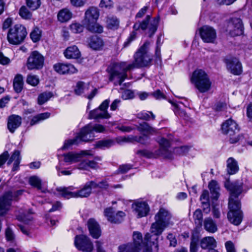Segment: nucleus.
Instances as JSON below:
<instances>
[{
    "label": "nucleus",
    "mask_w": 252,
    "mask_h": 252,
    "mask_svg": "<svg viewBox=\"0 0 252 252\" xmlns=\"http://www.w3.org/2000/svg\"><path fill=\"white\" fill-rule=\"evenodd\" d=\"M225 187L230 191L228 208L229 211L227 214L229 221L235 225H239L242 221L243 215L241 210V203L238 196L243 192H246L249 187L243 183H230L227 182Z\"/></svg>",
    "instance_id": "1"
},
{
    "label": "nucleus",
    "mask_w": 252,
    "mask_h": 252,
    "mask_svg": "<svg viewBox=\"0 0 252 252\" xmlns=\"http://www.w3.org/2000/svg\"><path fill=\"white\" fill-rule=\"evenodd\" d=\"M171 213L164 208H160L154 217L155 222L150 228V233H147L144 237L145 243L146 244L152 243L155 245V251H158V240L159 236L162 233L165 229L172 224Z\"/></svg>",
    "instance_id": "2"
},
{
    "label": "nucleus",
    "mask_w": 252,
    "mask_h": 252,
    "mask_svg": "<svg viewBox=\"0 0 252 252\" xmlns=\"http://www.w3.org/2000/svg\"><path fill=\"white\" fill-rule=\"evenodd\" d=\"M105 131L106 128L101 125L89 124L83 127L74 139L65 141L61 150L68 149L71 145H77L81 142L91 141L94 137V132H104Z\"/></svg>",
    "instance_id": "3"
},
{
    "label": "nucleus",
    "mask_w": 252,
    "mask_h": 252,
    "mask_svg": "<svg viewBox=\"0 0 252 252\" xmlns=\"http://www.w3.org/2000/svg\"><path fill=\"white\" fill-rule=\"evenodd\" d=\"M140 67L136 65L134 60L133 63L128 64L125 62L113 63L107 69L109 74V80L110 81L113 82L115 86L121 85L127 77L126 72L127 71L134 68Z\"/></svg>",
    "instance_id": "4"
},
{
    "label": "nucleus",
    "mask_w": 252,
    "mask_h": 252,
    "mask_svg": "<svg viewBox=\"0 0 252 252\" xmlns=\"http://www.w3.org/2000/svg\"><path fill=\"white\" fill-rule=\"evenodd\" d=\"M190 81L201 93H206L211 89L212 82L207 73L202 69L194 70L192 74Z\"/></svg>",
    "instance_id": "5"
},
{
    "label": "nucleus",
    "mask_w": 252,
    "mask_h": 252,
    "mask_svg": "<svg viewBox=\"0 0 252 252\" xmlns=\"http://www.w3.org/2000/svg\"><path fill=\"white\" fill-rule=\"evenodd\" d=\"M221 130L223 134L230 137L229 142L231 144H236L244 139V135L243 134L235 135L239 131L240 128L237 123L231 118L221 124Z\"/></svg>",
    "instance_id": "6"
},
{
    "label": "nucleus",
    "mask_w": 252,
    "mask_h": 252,
    "mask_svg": "<svg viewBox=\"0 0 252 252\" xmlns=\"http://www.w3.org/2000/svg\"><path fill=\"white\" fill-rule=\"evenodd\" d=\"M159 148L155 153L150 152L147 150L138 151L137 153L148 158H157L158 156H162L165 158H170L171 152L169 150L171 145L170 141L161 137L158 141Z\"/></svg>",
    "instance_id": "7"
},
{
    "label": "nucleus",
    "mask_w": 252,
    "mask_h": 252,
    "mask_svg": "<svg viewBox=\"0 0 252 252\" xmlns=\"http://www.w3.org/2000/svg\"><path fill=\"white\" fill-rule=\"evenodd\" d=\"M150 46V42L145 41L134 54V60L138 67H146L151 64L152 58L148 53Z\"/></svg>",
    "instance_id": "8"
},
{
    "label": "nucleus",
    "mask_w": 252,
    "mask_h": 252,
    "mask_svg": "<svg viewBox=\"0 0 252 252\" xmlns=\"http://www.w3.org/2000/svg\"><path fill=\"white\" fill-rule=\"evenodd\" d=\"M27 34L26 29L21 24H16L9 29L7 33L8 42L13 45L21 44Z\"/></svg>",
    "instance_id": "9"
},
{
    "label": "nucleus",
    "mask_w": 252,
    "mask_h": 252,
    "mask_svg": "<svg viewBox=\"0 0 252 252\" xmlns=\"http://www.w3.org/2000/svg\"><path fill=\"white\" fill-rule=\"evenodd\" d=\"M21 190H17L16 192L11 191L5 193L0 198V215H5L9 210L13 200H16L17 197L22 194Z\"/></svg>",
    "instance_id": "10"
},
{
    "label": "nucleus",
    "mask_w": 252,
    "mask_h": 252,
    "mask_svg": "<svg viewBox=\"0 0 252 252\" xmlns=\"http://www.w3.org/2000/svg\"><path fill=\"white\" fill-rule=\"evenodd\" d=\"M44 57L37 51L31 52L28 58L27 67L29 70H39L41 69L44 63Z\"/></svg>",
    "instance_id": "11"
},
{
    "label": "nucleus",
    "mask_w": 252,
    "mask_h": 252,
    "mask_svg": "<svg viewBox=\"0 0 252 252\" xmlns=\"http://www.w3.org/2000/svg\"><path fill=\"white\" fill-rule=\"evenodd\" d=\"M132 211L137 218L147 216L150 212V207L146 201L134 200L131 205Z\"/></svg>",
    "instance_id": "12"
},
{
    "label": "nucleus",
    "mask_w": 252,
    "mask_h": 252,
    "mask_svg": "<svg viewBox=\"0 0 252 252\" xmlns=\"http://www.w3.org/2000/svg\"><path fill=\"white\" fill-rule=\"evenodd\" d=\"M74 245L78 250L83 252H91L94 249L93 244L89 238L84 235L75 236Z\"/></svg>",
    "instance_id": "13"
},
{
    "label": "nucleus",
    "mask_w": 252,
    "mask_h": 252,
    "mask_svg": "<svg viewBox=\"0 0 252 252\" xmlns=\"http://www.w3.org/2000/svg\"><path fill=\"white\" fill-rule=\"evenodd\" d=\"M227 31L232 36H239L244 32V27L241 19L232 18L228 23Z\"/></svg>",
    "instance_id": "14"
},
{
    "label": "nucleus",
    "mask_w": 252,
    "mask_h": 252,
    "mask_svg": "<svg viewBox=\"0 0 252 252\" xmlns=\"http://www.w3.org/2000/svg\"><path fill=\"white\" fill-rule=\"evenodd\" d=\"M109 103L110 100L108 99L103 101L98 108L90 112L89 118L90 119H98L110 118V115L107 111Z\"/></svg>",
    "instance_id": "15"
},
{
    "label": "nucleus",
    "mask_w": 252,
    "mask_h": 252,
    "mask_svg": "<svg viewBox=\"0 0 252 252\" xmlns=\"http://www.w3.org/2000/svg\"><path fill=\"white\" fill-rule=\"evenodd\" d=\"M90 87L89 84L79 81L77 82L74 89L75 94L78 95L84 94L89 99H92L96 94L97 90L96 89H92L89 93Z\"/></svg>",
    "instance_id": "16"
},
{
    "label": "nucleus",
    "mask_w": 252,
    "mask_h": 252,
    "mask_svg": "<svg viewBox=\"0 0 252 252\" xmlns=\"http://www.w3.org/2000/svg\"><path fill=\"white\" fill-rule=\"evenodd\" d=\"M227 69L232 74L240 75L242 72V66L239 60L234 57H227L224 60Z\"/></svg>",
    "instance_id": "17"
},
{
    "label": "nucleus",
    "mask_w": 252,
    "mask_h": 252,
    "mask_svg": "<svg viewBox=\"0 0 252 252\" xmlns=\"http://www.w3.org/2000/svg\"><path fill=\"white\" fill-rule=\"evenodd\" d=\"M200 35L206 43H214L217 37L216 30L209 26H204L199 29Z\"/></svg>",
    "instance_id": "18"
},
{
    "label": "nucleus",
    "mask_w": 252,
    "mask_h": 252,
    "mask_svg": "<svg viewBox=\"0 0 252 252\" xmlns=\"http://www.w3.org/2000/svg\"><path fill=\"white\" fill-rule=\"evenodd\" d=\"M99 16V11L95 7H90L85 12L82 24L85 27L96 22Z\"/></svg>",
    "instance_id": "19"
},
{
    "label": "nucleus",
    "mask_w": 252,
    "mask_h": 252,
    "mask_svg": "<svg viewBox=\"0 0 252 252\" xmlns=\"http://www.w3.org/2000/svg\"><path fill=\"white\" fill-rule=\"evenodd\" d=\"M104 215L107 217L109 221L114 223H121L126 216V214L123 211H118L114 215V211L112 208H108L105 209Z\"/></svg>",
    "instance_id": "20"
},
{
    "label": "nucleus",
    "mask_w": 252,
    "mask_h": 252,
    "mask_svg": "<svg viewBox=\"0 0 252 252\" xmlns=\"http://www.w3.org/2000/svg\"><path fill=\"white\" fill-rule=\"evenodd\" d=\"M56 72L60 74H70L77 72V69L70 63H58L53 66Z\"/></svg>",
    "instance_id": "21"
},
{
    "label": "nucleus",
    "mask_w": 252,
    "mask_h": 252,
    "mask_svg": "<svg viewBox=\"0 0 252 252\" xmlns=\"http://www.w3.org/2000/svg\"><path fill=\"white\" fill-rule=\"evenodd\" d=\"M89 155L92 156L93 154L89 151H84L81 152V154L75 153L73 152H69L68 153L63 154L64 159L63 160L67 164H71L81 161V155Z\"/></svg>",
    "instance_id": "22"
},
{
    "label": "nucleus",
    "mask_w": 252,
    "mask_h": 252,
    "mask_svg": "<svg viewBox=\"0 0 252 252\" xmlns=\"http://www.w3.org/2000/svg\"><path fill=\"white\" fill-rule=\"evenodd\" d=\"M88 227L91 235L94 239L98 238L101 235V229L97 222L94 219L88 221Z\"/></svg>",
    "instance_id": "23"
},
{
    "label": "nucleus",
    "mask_w": 252,
    "mask_h": 252,
    "mask_svg": "<svg viewBox=\"0 0 252 252\" xmlns=\"http://www.w3.org/2000/svg\"><path fill=\"white\" fill-rule=\"evenodd\" d=\"M22 123V118L20 116L12 115L8 117L7 121V128L11 133H14Z\"/></svg>",
    "instance_id": "24"
},
{
    "label": "nucleus",
    "mask_w": 252,
    "mask_h": 252,
    "mask_svg": "<svg viewBox=\"0 0 252 252\" xmlns=\"http://www.w3.org/2000/svg\"><path fill=\"white\" fill-rule=\"evenodd\" d=\"M89 47L94 50H101L104 46L103 39L97 36L92 35L88 39Z\"/></svg>",
    "instance_id": "25"
},
{
    "label": "nucleus",
    "mask_w": 252,
    "mask_h": 252,
    "mask_svg": "<svg viewBox=\"0 0 252 252\" xmlns=\"http://www.w3.org/2000/svg\"><path fill=\"white\" fill-rule=\"evenodd\" d=\"M33 213L32 209H31L25 210H21L19 212V214L16 215V219L19 221L28 224L32 220Z\"/></svg>",
    "instance_id": "26"
},
{
    "label": "nucleus",
    "mask_w": 252,
    "mask_h": 252,
    "mask_svg": "<svg viewBox=\"0 0 252 252\" xmlns=\"http://www.w3.org/2000/svg\"><path fill=\"white\" fill-rule=\"evenodd\" d=\"M210 189L211 198L213 200L217 201L220 196V186L218 183L215 180H212L208 185Z\"/></svg>",
    "instance_id": "27"
},
{
    "label": "nucleus",
    "mask_w": 252,
    "mask_h": 252,
    "mask_svg": "<svg viewBox=\"0 0 252 252\" xmlns=\"http://www.w3.org/2000/svg\"><path fill=\"white\" fill-rule=\"evenodd\" d=\"M63 54L67 59H78L81 56V53L75 45L68 47L64 51Z\"/></svg>",
    "instance_id": "28"
},
{
    "label": "nucleus",
    "mask_w": 252,
    "mask_h": 252,
    "mask_svg": "<svg viewBox=\"0 0 252 252\" xmlns=\"http://www.w3.org/2000/svg\"><path fill=\"white\" fill-rule=\"evenodd\" d=\"M21 160V158L20 157V152L18 150L15 151L7 162L8 165H10L12 162H14L12 169V171L15 172L19 170Z\"/></svg>",
    "instance_id": "29"
},
{
    "label": "nucleus",
    "mask_w": 252,
    "mask_h": 252,
    "mask_svg": "<svg viewBox=\"0 0 252 252\" xmlns=\"http://www.w3.org/2000/svg\"><path fill=\"white\" fill-rule=\"evenodd\" d=\"M92 189L90 182H87L82 188L75 191L76 198H83L89 196L92 193Z\"/></svg>",
    "instance_id": "30"
},
{
    "label": "nucleus",
    "mask_w": 252,
    "mask_h": 252,
    "mask_svg": "<svg viewBox=\"0 0 252 252\" xmlns=\"http://www.w3.org/2000/svg\"><path fill=\"white\" fill-rule=\"evenodd\" d=\"M74 188L72 186H70L67 188H59L57 190L60 193L62 196L65 199H69L70 198H76V195L75 191H72Z\"/></svg>",
    "instance_id": "31"
},
{
    "label": "nucleus",
    "mask_w": 252,
    "mask_h": 252,
    "mask_svg": "<svg viewBox=\"0 0 252 252\" xmlns=\"http://www.w3.org/2000/svg\"><path fill=\"white\" fill-rule=\"evenodd\" d=\"M226 171L228 174L233 175L239 170V166L237 161L232 158H229L226 161Z\"/></svg>",
    "instance_id": "32"
},
{
    "label": "nucleus",
    "mask_w": 252,
    "mask_h": 252,
    "mask_svg": "<svg viewBox=\"0 0 252 252\" xmlns=\"http://www.w3.org/2000/svg\"><path fill=\"white\" fill-rule=\"evenodd\" d=\"M137 130L140 132H144L148 134H155L158 132V129L151 126L148 123L143 122L137 126Z\"/></svg>",
    "instance_id": "33"
},
{
    "label": "nucleus",
    "mask_w": 252,
    "mask_h": 252,
    "mask_svg": "<svg viewBox=\"0 0 252 252\" xmlns=\"http://www.w3.org/2000/svg\"><path fill=\"white\" fill-rule=\"evenodd\" d=\"M72 15V13L68 9H62L59 11L58 14V20L61 23L66 22L71 18Z\"/></svg>",
    "instance_id": "34"
},
{
    "label": "nucleus",
    "mask_w": 252,
    "mask_h": 252,
    "mask_svg": "<svg viewBox=\"0 0 252 252\" xmlns=\"http://www.w3.org/2000/svg\"><path fill=\"white\" fill-rule=\"evenodd\" d=\"M200 247L203 249H209L211 247H217V242L213 237H205L201 240Z\"/></svg>",
    "instance_id": "35"
},
{
    "label": "nucleus",
    "mask_w": 252,
    "mask_h": 252,
    "mask_svg": "<svg viewBox=\"0 0 252 252\" xmlns=\"http://www.w3.org/2000/svg\"><path fill=\"white\" fill-rule=\"evenodd\" d=\"M204 226L205 229L210 233H215L218 230L216 223L211 218H207L204 220Z\"/></svg>",
    "instance_id": "36"
},
{
    "label": "nucleus",
    "mask_w": 252,
    "mask_h": 252,
    "mask_svg": "<svg viewBox=\"0 0 252 252\" xmlns=\"http://www.w3.org/2000/svg\"><path fill=\"white\" fill-rule=\"evenodd\" d=\"M23 77L21 74H17L13 80V88L15 91L17 93H20L23 88Z\"/></svg>",
    "instance_id": "37"
},
{
    "label": "nucleus",
    "mask_w": 252,
    "mask_h": 252,
    "mask_svg": "<svg viewBox=\"0 0 252 252\" xmlns=\"http://www.w3.org/2000/svg\"><path fill=\"white\" fill-rule=\"evenodd\" d=\"M133 242L131 243L133 244L137 248L141 250L143 243V236L141 233L138 231H134L132 235Z\"/></svg>",
    "instance_id": "38"
},
{
    "label": "nucleus",
    "mask_w": 252,
    "mask_h": 252,
    "mask_svg": "<svg viewBox=\"0 0 252 252\" xmlns=\"http://www.w3.org/2000/svg\"><path fill=\"white\" fill-rule=\"evenodd\" d=\"M172 104L174 107L173 111L176 116L184 119L188 118L186 112L181 108V105H184L182 102H178L177 103H172Z\"/></svg>",
    "instance_id": "39"
},
{
    "label": "nucleus",
    "mask_w": 252,
    "mask_h": 252,
    "mask_svg": "<svg viewBox=\"0 0 252 252\" xmlns=\"http://www.w3.org/2000/svg\"><path fill=\"white\" fill-rule=\"evenodd\" d=\"M50 116V113L48 112L39 114L32 118L30 122V126H32L37 124L40 122L48 119Z\"/></svg>",
    "instance_id": "40"
},
{
    "label": "nucleus",
    "mask_w": 252,
    "mask_h": 252,
    "mask_svg": "<svg viewBox=\"0 0 252 252\" xmlns=\"http://www.w3.org/2000/svg\"><path fill=\"white\" fill-rule=\"evenodd\" d=\"M85 28L88 31L92 33H101L103 32V26L96 22L90 24Z\"/></svg>",
    "instance_id": "41"
},
{
    "label": "nucleus",
    "mask_w": 252,
    "mask_h": 252,
    "mask_svg": "<svg viewBox=\"0 0 252 252\" xmlns=\"http://www.w3.org/2000/svg\"><path fill=\"white\" fill-rule=\"evenodd\" d=\"M140 251V250L131 243L123 244L119 247V252H139Z\"/></svg>",
    "instance_id": "42"
},
{
    "label": "nucleus",
    "mask_w": 252,
    "mask_h": 252,
    "mask_svg": "<svg viewBox=\"0 0 252 252\" xmlns=\"http://www.w3.org/2000/svg\"><path fill=\"white\" fill-rule=\"evenodd\" d=\"M107 28L109 29L116 30L119 26V21L117 17L114 16H108L106 20Z\"/></svg>",
    "instance_id": "43"
},
{
    "label": "nucleus",
    "mask_w": 252,
    "mask_h": 252,
    "mask_svg": "<svg viewBox=\"0 0 252 252\" xmlns=\"http://www.w3.org/2000/svg\"><path fill=\"white\" fill-rule=\"evenodd\" d=\"M29 182L31 186L36 188L38 190H41L42 192H45L44 189H42L41 180L38 177L36 176L31 177L29 179Z\"/></svg>",
    "instance_id": "44"
},
{
    "label": "nucleus",
    "mask_w": 252,
    "mask_h": 252,
    "mask_svg": "<svg viewBox=\"0 0 252 252\" xmlns=\"http://www.w3.org/2000/svg\"><path fill=\"white\" fill-rule=\"evenodd\" d=\"M53 96V94L51 92H43L38 95V103L40 105H42L47 102Z\"/></svg>",
    "instance_id": "45"
},
{
    "label": "nucleus",
    "mask_w": 252,
    "mask_h": 252,
    "mask_svg": "<svg viewBox=\"0 0 252 252\" xmlns=\"http://www.w3.org/2000/svg\"><path fill=\"white\" fill-rule=\"evenodd\" d=\"M114 144V141L112 139H105L98 141L95 144V147L101 149L108 148Z\"/></svg>",
    "instance_id": "46"
},
{
    "label": "nucleus",
    "mask_w": 252,
    "mask_h": 252,
    "mask_svg": "<svg viewBox=\"0 0 252 252\" xmlns=\"http://www.w3.org/2000/svg\"><path fill=\"white\" fill-rule=\"evenodd\" d=\"M200 200L202 202V204L203 205L206 206L207 208V212H209L210 211V202H209V195L208 190H204L203 191V192L200 196Z\"/></svg>",
    "instance_id": "47"
},
{
    "label": "nucleus",
    "mask_w": 252,
    "mask_h": 252,
    "mask_svg": "<svg viewBox=\"0 0 252 252\" xmlns=\"http://www.w3.org/2000/svg\"><path fill=\"white\" fill-rule=\"evenodd\" d=\"M158 22V18H155L151 22L148 27L149 37H152L157 31Z\"/></svg>",
    "instance_id": "48"
},
{
    "label": "nucleus",
    "mask_w": 252,
    "mask_h": 252,
    "mask_svg": "<svg viewBox=\"0 0 252 252\" xmlns=\"http://www.w3.org/2000/svg\"><path fill=\"white\" fill-rule=\"evenodd\" d=\"M137 118L140 119L149 121L151 119L154 120L155 115L151 111H142L137 114Z\"/></svg>",
    "instance_id": "49"
},
{
    "label": "nucleus",
    "mask_w": 252,
    "mask_h": 252,
    "mask_svg": "<svg viewBox=\"0 0 252 252\" xmlns=\"http://www.w3.org/2000/svg\"><path fill=\"white\" fill-rule=\"evenodd\" d=\"M193 219L195 223L197 225V226H200L202 225L203 221V215L200 209H196L194 212Z\"/></svg>",
    "instance_id": "50"
},
{
    "label": "nucleus",
    "mask_w": 252,
    "mask_h": 252,
    "mask_svg": "<svg viewBox=\"0 0 252 252\" xmlns=\"http://www.w3.org/2000/svg\"><path fill=\"white\" fill-rule=\"evenodd\" d=\"M19 14L22 18L26 20L31 19L32 17V13L25 6H22L20 8Z\"/></svg>",
    "instance_id": "51"
},
{
    "label": "nucleus",
    "mask_w": 252,
    "mask_h": 252,
    "mask_svg": "<svg viewBox=\"0 0 252 252\" xmlns=\"http://www.w3.org/2000/svg\"><path fill=\"white\" fill-rule=\"evenodd\" d=\"M85 27L83 24H81L79 23H73L70 25V28L71 32L75 33H78L82 32L84 28Z\"/></svg>",
    "instance_id": "52"
},
{
    "label": "nucleus",
    "mask_w": 252,
    "mask_h": 252,
    "mask_svg": "<svg viewBox=\"0 0 252 252\" xmlns=\"http://www.w3.org/2000/svg\"><path fill=\"white\" fill-rule=\"evenodd\" d=\"M93 189H105L108 186V184L106 180H102L100 182H97L94 181H90Z\"/></svg>",
    "instance_id": "53"
},
{
    "label": "nucleus",
    "mask_w": 252,
    "mask_h": 252,
    "mask_svg": "<svg viewBox=\"0 0 252 252\" xmlns=\"http://www.w3.org/2000/svg\"><path fill=\"white\" fill-rule=\"evenodd\" d=\"M41 32L38 28H35L30 34V37L33 42L38 41L41 38Z\"/></svg>",
    "instance_id": "54"
},
{
    "label": "nucleus",
    "mask_w": 252,
    "mask_h": 252,
    "mask_svg": "<svg viewBox=\"0 0 252 252\" xmlns=\"http://www.w3.org/2000/svg\"><path fill=\"white\" fill-rule=\"evenodd\" d=\"M26 4L32 10L38 9L41 4L40 0H26Z\"/></svg>",
    "instance_id": "55"
},
{
    "label": "nucleus",
    "mask_w": 252,
    "mask_h": 252,
    "mask_svg": "<svg viewBox=\"0 0 252 252\" xmlns=\"http://www.w3.org/2000/svg\"><path fill=\"white\" fill-rule=\"evenodd\" d=\"M162 35H159L158 36L156 42V47L155 50V56L157 58L160 59V47L162 44Z\"/></svg>",
    "instance_id": "56"
},
{
    "label": "nucleus",
    "mask_w": 252,
    "mask_h": 252,
    "mask_svg": "<svg viewBox=\"0 0 252 252\" xmlns=\"http://www.w3.org/2000/svg\"><path fill=\"white\" fill-rule=\"evenodd\" d=\"M26 81L28 84L35 86L39 83V79L36 75H29L27 77Z\"/></svg>",
    "instance_id": "57"
},
{
    "label": "nucleus",
    "mask_w": 252,
    "mask_h": 252,
    "mask_svg": "<svg viewBox=\"0 0 252 252\" xmlns=\"http://www.w3.org/2000/svg\"><path fill=\"white\" fill-rule=\"evenodd\" d=\"M136 35L137 32L135 31H132L131 32L126 41L124 42V46L125 47H127L132 41L136 39Z\"/></svg>",
    "instance_id": "58"
},
{
    "label": "nucleus",
    "mask_w": 252,
    "mask_h": 252,
    "mask_svg": "<svg viewBox=\"0 0 252 252\" xmlns=\"http://www.w3.org/2000/svg\"><path fill=\"white\" fill-rule=\"evenodd\" d=\"M198 240L195 238H192L190 244V252H198Z\"/></svg>",
    "instance_id": "59"
},
{
    "label": "nucleus",
    "mask_w": 252,
    "mask_h": 252,
    "mask_svg": "<svg viewBox=\"0 0 252 252\" xmlns=\"http://www.w3.org/2000/svg\"><path fill=\"white\" fill-rule=\"evenodd\" d=\"M5 237L8 241L12 242L15 239V235L11 229L8 227L5 230Z\"/></svg>",
    "instance_id": "60"
},
{
    "label": "nucleus",
    "mask_w": 252,
    "mask_h": 252,
    "mask_svg": "<svg viewBox=\"0 0 252 252\" xmlns=\"http://www.w3.org/2000/svg\"><path fill=\"white\" fill-rule=\"evenodd\" d=\"M212 214L215 218L219 219L220 216L219 206L218 205H213L212 207Z\"/></svg>",
    "instance_id": "61"
},
{
    "label": "nucleus",
    "mask_w": 252,
    "mask_h": 252,
    "mask_svg": "<svg viewBox=\"0 0 252 252\" xmlns=\"http://www.w3.org/2000/svg\"><path fill=\"white\" fill-rule=\"evenodd\" d=\"M9 154L7 151L4 152L0 155V167L4 164L9 157Z\"/></svg>",
    "instance_id": "62"
},
{
    "label": "nucleus",
    "mask_w": 252,
    "mask_h": 252,
    "mask_svg": "<svg viewBox=\"0 0 252 252\" xmlns=\"http://www.w3.org/2000/svg\"><path fill=\"white\" fill-rule=\"evenodd\" d=\"M113 2L112 0H101L99 6L102 8H108L112 6Z\"/></svg>",
    "instance_id": "63"
},
{
    "label": "nucleus",
    "mask_w": 252,
    "mask_h": 252,
    "mask_svg": "<svg viewBox=\"0 0 252 252\" xmlns=\"http://www.w3.org/2000/svg\"><path fill=\"white\" fill-rule=\"evenodd\" d=\"M150 18L151 17L150 15H147L146 18L141 22H140L141 30H145L148 28Z\"/></svg>",
    "instance_id": "64"
}]
</instances>
